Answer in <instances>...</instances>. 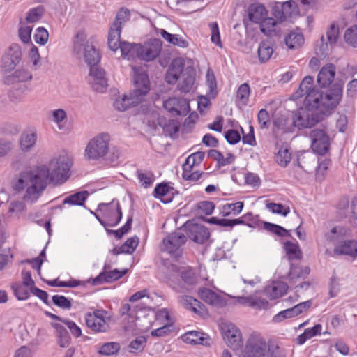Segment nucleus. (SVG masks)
<instances>
[{
  "label": "nucleus",
  "instance_id": "obj_13",
  "mask_svg": "<svg viewBox=\"0 0 357 357\" xmlns=\"http://www.w3.org/2000/svg\"><path fill=\"white\" fill-rule=\"evenodd\" d=\"M223 338L231 349H238L242 346V335L240 330L233 324H223L222 327Z\"/></svg>",
  "mask_w": 357,
  "mask_h": 357
},
{
  "label": "nucleus",
  "instance_id": "obj_47",
  "mask_svg": "<svg viewBox=\"0 0 357 357\" xmlns=\"http://www.w3.org/2000/svg\"><path fill=\"white\" fill-rule=\"evenodd\" d=\"M276 162L282 167H285L288 165L291 160V153L290 152L288 147L286 146H282L275 157Z\"/></svg>",
  "mask_w": 357,
  "mask_h": 357
},
{
  "label": "nucleus",
  "instance_id": "obj_12",
  "mask_svg": "<svg viewBox=\"0 0 357 357\" xmlns=\"http://www.w3.org/2000/svg\"><path fill=\"white\" fill-rule=\"evenodd\" d=\"M311 149L314 153L319 155H324L330 148V138L323 129H313L310 132Z\"/></svg>",
  "mask_w": 357,
  "mask_h": 357
},
{
  "label": "nucleus",
  "instance_id": "obj_24",
  "mask_svg": "<svg viewBox=\"0 0 357 357\" xmlns=\"http://www.w3.org/2000/svg\"><path fill=\"white\" fill-rule=\"evenodd\" d=\"M184 64L180 59H174L165 75V80L169 84L176 83L183 72Z\"/></svg>",
  "mask_w": 357,
  "mask_h": 357
},
{
  "label": "nucleus",
  "instance_id": "obj_14",
  "mask_svg": "<svg viewBox=\"0 0 357 357\" xmlns=\"http://www.w3.org/2000/svg\"><path fill=\"white\" fill-rule=\"evenodd\" d=\"M183 228L186 231L189 238L197 243H204L210 236V233L205 226L190 221L186 222L183 225Z\"/></svg>",
  "mask_w": 357,
  "mask_h": 357
},
{
  "label": "nucleus",
  "instance_id": "obj_64",
  "mask_svg": "<svg viewBox=\"0 0 357 357\" xmlns=\"http://www.w3.org/2000/svg\"><path fill=\"white\" fill-rule=\"evenodd\" d=\"M107 153L105 160L112 165H116L121 155L120 150L116 147H112L109 149Z\"/></svg>",
  "mask_w": 357,
  "mask_h": 357
},
{
  "label": "nucleus",
  "instance_id": "obj_50",
  "mask_svg": "<svg viewBox=\"0 0 357 357\" xmlns=\"http://www.w3.org/2000/svg\"><path fill=\"white\" fill-rule=\"evenodd\" d=\"M264 229L280 237L291 236L289 231L287 230L283 227L276 224L264 222Z\"/></svg>",
  "mask_w": 357,
  "mask_h": 357
},
{
  "label": "nucleus",
  "instance_id": "obj_1",
  "mask_svg": "<svg viewBox=\"0 0 357 357\" xmlns=\"http://www.w3.org/2000/svg\"><path fill=\"white\" fill-rule=\"evenodd\" d=\"M71 160L66 155H59L50 160L48 167L40 165L33 170L20 173L13 183L17 192L25 190L23 199L26 202H36L47 187V179L55 184H62L70 177Z\"/></svg>",
  "mask_w": 357,
  "mask_h": 357
},
{
  "label": "nucleus",
  "instance_id": "obj_19",
  "mask_svg": "<svg viewBox=\"0 0 357 357\" xmlns=\"http://www.w3.org/2000/svg\"><path fill=\"white\" fill-rule=\"evenodd\" d=\"M163 107L173 116L186 115L190 109L189 103L185 99L175 97L165 100Z\"/></svg>",
  "mask_w": 357,
  "mask_h": 357
},
{
  "label": "nucleus",
  "instance_id": "obj_20",
  "mask_svg": "<svg viewBox=\"0 0 357 357\" xmlns=\"http://www.w3.org/2000/svg\"><path fill=\"white\" fill-rule=\"evenodd\" d=\"M127 272V269L119 271L115 268L107 271L105 266L103 270L92 280L93 285H99L105 282L111 283L121 278Z\"/></svg>",
  "mask_w": 357,
  "mask_h": 357
},
{
  "label": "nucleus",
  "instance_id": "obj_30",
  "mask_svg": "<svg viewBox=\"0 0 357 357\" xmlns=\"http://www.w3.org/2000/svg\"><path fill=\"white\" fill-rule=\"evenodd\" d=\"M181 80L178 84V89L182 93H188L192 88L195 82V73L192 69H186L181 75Z\"/></svg>",
  "mask_w": 357,
  "mask_h": 357
},
{
  "label": "nucleus",
  "instance_id": "obj_3",
  "mask_svg": "<svg viewBox=\"0 0 357 357\" xmlns=\"http://www.w3.org/2000/svg\"><path fill=\"white\" fill-rule=\"evenodd\" d=\"M328 100H333V102L329 106H326L328 109L321 112H313V111L307 109H301L295 112L293 123L295 127L298 128H312L317 123L323 121L326 117L328 116L339 105L341 100V89L339 87L331 90L327 94Z\"/></svg>",
  "mask_w": 357,
  "mask_h": 357
},
{
  "label": "nucleus",
  "instance_id": "obj_45",
  "mask_svg": "<svg viewBox=\"0 0 357 357\" xmlns=\"http://www.w3.org/2000/svg\"><path fill=\"white\" fill-rule=\"evenodd\" d=\"M121 349L119 343L116 342H109L103 343L99 346L98 354L102 356H113L116 354Z\"/></svg>",
  "mask_w": 357,
  "mask_h": 357
},
{
  "label": "nucleus",
  "instance_id": "obj_16",
  "mask_svg": "<svg viewBox=\"0 0 357 357\" xmlns=\"http://www.w3.org/2000/svg\"><path fill=\"white\" fill-rule=\"evenodd\" d=\"M88 81L94 91L100 93H103L108 86L105 72L98 66L90 68Z\"/></svg>",
  "mask_w": 357,
  "mask_h": 357
},
{
  "label": "nucleus",
  "instance_id": "obj_52",
  "mask_svg": "<svg viewBox=\"0 0 357 357\" xmlns=\"http://www.w3.org/2000/svg\"><path fill=\"white\" fill-rule=\"evenodd\" d=\"M44 11L45 9L43 6H38L30 9L27 13L26 21L28 23H35L38 22L42 18Z\"/></svg>",
  "mask_w": 357,
  "mask_h": 357
},
{
  "label": "nucleus",
  "instance_id": "obj_21",
  "mask_svg": "<svg viewBox=\"0 0 357 357\" xmlns=\"http://www.w3.org/2000/svg\"><path fill=\"white\" fill-rule=\"evenodd\" d=\"M116 46V49L111 46H109V47L114 52L120 49L122 57L128 60H132L135 58L139 59V44L130 43L125 41L122 42L120 40V38H119Z\"/></svg>",
  "mask_w": 357,
  "mask_h": 357
},
{
  "label": "nucleus",
  "instance_id": "obj_5",
  "mask_svg": "<svg viewBox=\"0 0 357 357\" xmlns=\"http://www.w3.org/2000/svg\"><path fill=\"white\" fill-rule=\"evenodd\" d=\"M110 136L102 132L93 137L85 149V156L89 160H99L106 156L109 150Z\"/></svg>",
  "mask_w": 357,
  "mask_h": 357
},
{
  "label": "nucleus",
  "instance_id": "obj_17",
  "mask_svg": "<svg viewBox=\"0 0 357 357\" xmlns=\"http://www.w3.org/2000/svg\"><path fill=\"white\" fill-rule=\"evenodd\" d=\"M161 50V40L152 39L144 45H139V59L144 61H151L158 57Z\"/></svg>",
  "mask_w": 357,
  "mask_h": 357
},
{
  "label": "nucleus",
  "instance_id": "obj_41",
  "mask_svg": "<svg viewBox=\"0 0 357 357\" xmlns=\"http://www.w3.org/2000/svg\"><path fill=\"white\" fill-rule=\"evenodd\" d=\"M243 206L244 204L242 202L227 203L222 206L220 209V213L224 217L229 215H237L242 211Z\"/></svg>",
  "mask_w": 357,
  "mask_h": 357
},
{
  "label": "nucleus",
  "instance_id": "obj_31",
  "mask_svg": "<svg viewBox=\"0 0 357 357\" xmlns=\"http://www.w3.org/2000/svg\"><path fill=\"white\" fill-rule=\"evenodd\" d=\"M158 124L162 128L165 135L172 138H173L179 130L178 122L173 119L167 120L164 117H160L158 119Z\"/></svg>",
  "mask_w": 357,
  "mask_h": 357
},
{
  "label": "nucleus",
  "instance_id": "obj_9",
  "mask_svg": "<svg viewBox=\"0 0 357 357\" xmlns=\"http://www.w3.org/2000/svg\"><path fill=\"white\" fill-rule=\"evenodd\" d=\"M98 211L102 213L105 218L107 227H115L122 219L123 214L120 204L115 199L107 204H99Z\"/></svg>",
  "mask_w": 357,
  "mask_h": 357
},
{
  "label": "nucleus",
  "instance_id": "obj_26",
  "mask_svg": "<svg viewBox=\"0 0 357 357\" xmlns=\"http://www.w3.org/2000/svg\"><path fill=\"white\" fill-rule=\"evenodd\" d=\"M287 285L282 282H273L264 288V294L271 299L282 297L287 291Z\"/></svg>",
  "mask_w": 357,
  "mask_h": 357
},
{
  "label": "nucleus",
  "instance_id": "obj_37",
  "mask_svg": "<svg viewBox=\"0 0 357 357\" xmlns=\"http://www.w3.org/2000/svg\"><path fill=\"white\" fill-rule=\"evenodd\" d=\"M199 296L205 303L212 305H218L222 303V298L212 290L203 287L199 290Z\"/></svg>",
  "mask_w": 357,
  "mask_h": 357
},
{
  "label": "nucleus",
  "instance_id": "obj_39",
  "mask_svg": "<svg viewBox=\"0 0 357 357\" xmlns=\"http://www.w3.org/2000/svg\"><path fill=\"white\" fill-rule=\"evenodd\" d=\"M10 288L19 301L27 300L30 296L29 287L22 284L20 282H16L11 284Z\"/></svg>",
  "mask_w": 357,
  "mask_h": 357
},
{
  "label": "nucleus",
  "instance_id": "obj_56",
  "mask_svg": "<svg viewBox=\"0 0 357 357\" xmlns=\"http://www.w3.org/2000/svg\"><path fill=\"white\" fill-rule=\"evenodd\" d=\"M266 208L273 213L282 215L284 217H286L290 213L289 207L285 206L280 203H268L266 204Z\"/></svg>",
  "mask_w": 357,
  "mask_h": 357
},
{
  "label": "nucleus",
  "instance_id": "obj_58",
  "mask_svg": "<svg viewBox=\"0 0 357 357\" xmlns=\"http://www.w3.org/2000/svg\"><path fill=\"white\" fill-rule=\"evenodd\" d=\"M146 339L144 336H138L132 340L128 346V351L131 353L142 351L145 346Z\"/></svg>",
  "mask_w": 357,
  "mask_h": 357
},
{
  "label": "nucleus",
  "instance_id": "obj_44",
  "mask_svg": "<svg viewBox=\"0 0 357 357\" xmlns=\"http://www.w3.org/2000/svg\"><path fill=\"white\" fill-rule=\"evenodd\" d=\"M258 57L261 63L267 61L273 53V49L269 41H262L260 43L258 50Z\"/></svg>",
  "mask_w": 357,
  "mask_h": 357
},
{
  "label": "nucleus",
  "instance_id": "obj_25",
  "mask_svg": "<svg viewBox=\"0 0 357 357\" xmlns=\"http://www.w3.org/2000/svg\"><path fill=\"white\" fill-rule=\"evenodd\" d=\"M178 301L184 307L192 310L195 313L202 315L205 312L204 305L190 296H180Z\"/></svg>",
  "mask_w": 357,
  "mask_h": 357
},
{
  "label": "nucleus",
  "instance_id": "obj_46",
  "mask_svg": "<svg viewBox=\"0 0 357 357\" xmlns=\"http://www.w3.org/2000/svg\"><path fill=\"white\" fill-rule=\"evenodd\" d=\"M136 176L141 185L145 188H150L155 181V176L151 171L137 169Z\"/></svg>",
  "mask_w": 357,
  "mask_h": 357
},
{
  "label": "nucleus",
  "instance_id": "obj_51",
  "mask_svg": "<svg viewBox=\"0 0 357 357\" xmlns=\"http://www.w3.org/2000/svg\"><path fill=\"white\" fill-rule=\"evenodd\" d=\"M269 303L268 301L259 296L257 294L250 296L249 307L255 310H261L268 307Z\"/></svg>",
  "mask_w": 357,
  "mask_h": 357
},
{
  "label": "nucleus",
  "instance_id": "obj_22",
  "mask_svg": "<svg viewBox=\"0 0 357 357\" xmlns=\"http://www.w3.org/2000/svg\"><path fill=\"white\" fill-rule=\"evenodd\" d=\"M181 338L184 342L191 344L210 345L211 342L208 335L197 331L186 332Z\"/></svg>",
  "mask_w": 357,
  "mask_h": 357
},
{
  "label": "nucleus",
  "instance_id": "obj_32",
  "mask_svg": "<svg viewBox=\"0 0 357 357\" xmlns=\"http://www.w3.org/2000/svg\"><path fill=\"white\" fill-rule=\"evenodd\" d=\"M32 79L31 73L24 68L16 70L13 74L4 77V83L12 84L15 82H26Z\"/></svg>",
  "mask_w": 357,
  "mask_h": 357
},
{
  "label": "nucleus",
  "instance_id": "obj_6",
  "mask_svg": "<svg viewBox=\"0 0 357 357\" xmlns=\"http://www.w3.org/2000/svg\"><path fill=\"white\" fill-rule=\"evenodd\" d=\"M268 344L259 334H251L241 350L242 357H267Z\"/></svg>",
  "mask_w": 357,
  "mask_h": 357
},
{
  "label": "nucleus",
  "instance_id": "obj_57",
  "mask_svg": "<svg viewBox=\"0 0 357 357\" xmlns=\"http://www.w3.org/2000/svg\"><path fill=\"white\" fill-rule=\"evenodd\" d=\"M250 93V89L249 84L243 83L238 89L236 98L243 105H245L248 102Z\"/></svg>",
  "mask_w": 357,
  "mask_h": 357
},
{
  "label": "nucleus",
  "instance_id": "obj_40",
  "mask_svg": "<svg viewBox=\"0 0 357 357\" xmlns=\"http://www.w3.org/2000/svg\"><path fill=\"white\" fill-rule=\"evenodd\" d=\"M170 190L169 186L165 183L158 184L153 190V196L159 199L164 204H169L172 201V197L167 196Z\"/></svg>",
  "mask_w": 357,
  "mask_h": 357
},
{
  "label": "nucleus",
  "instance_id": "obj_23",
  "mask_svg": "<svg viewBox=\"0 0 357 357\" xmlns=\"http://www.w3.org/2000/svg\"><path fill=\"white\" fill-rule=\"evenodd\" d=\"M336 73V68L332 63L323 66L317 76V82L322 87L329 86L333 81Z\"/></svg>",
  "mask_w": 357,
  "mask_h": 357
},
{
  "label": "nucleus",
  "instance_id": "obj_8",
  "mask_svg": "<svg viewBox=\"0 0 357 357\" xmlns=\"http://www.w3.org/2000/svg\"><path fill=\"white\" fill-rule=\"evenodd\" d=\"M107 314V311L100 309H95L91 312L86 313L85 322L87 328L96 333L108 331L109 317Z\"/></svg>",
  "mask_w": 357,
  "mask_h": 357
},
{
  "label": "nucleus",
  "instance_id": "obj_7",
  "mask_svg": "<svg viewBox=\"0 0 357 357\" xmlns=\"http://www.w3.org/2000/svg\"><path fill=\"white\" fill-rule=\"evenodd\" d=\"M85 37L83 33H78L74 40V52L79 54L84 50V59L90 68L97 66L100 61L99 52L89 43L84 44Z\"/></svg>",
  "mask_w": 357,
  "mask_h": 357
},
{
  "label": "nucleus",
  "instance_id": "obj_43",
  "mask_svg": "<svg viewBox=\"0 0 357 357\" xmlns=\"http://www.w3.org/2000/svg\"><path fill=\"white\" fill-rule=\"evenodd\" d=\"M88 196L89 192L87 191H80L66 197L63 203L64 204L83 206Z\"/></svg>",
  "mask_w": 357,
  "mask_h": 357
},
{
  "label": "nucleus",
  "instance_id": "obj_42",
  "mask_svg": "<svg viewBox=\"0 0 357 357\" xmlns=\"http://www.w3.org/2000/svg\"><path fill=\"white\" fill-rule=\"evenodd\" d=\"M285 43L289 49H295L304 43V37L300 31H291L285 38Z\"/></svg>",
  "mask_w": 357,
  "mask_h": 357
},
{
  "label": "nucleus",
  "instance_id": "obj_60",
  "mask_svg": "<svg viewBox=\"0 0 357 357\" xmlns=\"http://www.w3.org/2000/svg\"><path fill=\"white\" fill-rule=\"evenodd\" d=\"M53 303L63 310H70L72 307L71 300L62 295H54L52 296Z\"/></svg>",
  "mask_w": 357,
  "mask_h": 357
},
{
  "label": "nucleus",
  "instance_id": "obj_10",
  "mask_svg": "<svg viewBox=\"0 0 357 357\" xmlns=\"http://www.w3.org/2000/svg\"><path fill=\"white\" fill-rule=\"evenodd\" d=\"M130 16V11L127 8H121L118 11L109 31L108 46L116 48V43L121 37L122 26L129 20Z\"/></svg>",
  "mask_w": 357,
  "mask_h": 357
},
{
  "label": "nucleus",
  "instance_id": "obj_2",
  "mask_svg": "<svg viewBox=\"0 0 357 357\" xmlns=\"http://www.w3.org/2000/svg\"><path fill=\"white\" fill-rule=\"evenodd\" d=\"M339 87L341 89V98L342 97L343 85L342 84L335 83L332 87L328 89L323 97V93L314 86V79L311 76L304 77L300 84L298 89L295 91L292 97L294 99H298L305 96L303 106L305 109L313 112H321L328 109L326 106H329L333 102V100L327 98V94L331 90Z\"/></svg>",
  "mask_w": 357,
  "mask_h": 357
},
{
  "label": "nucleus",
  "instance_id": "obj_36",
  "mask_svg": "<svg viewBox=\"0 0 357 357\" xmlns=\"http://www.w3.org/2000/svg\"><path fill=\"white\" fill-rule=\"evenodd\" d=\"M171 269L174 272H176V273L179 272V274H180V276H181L182 280L185 284L192 285L197 282V277L195 271L193 268L187 267V268H184L183 269L179 271L178 268L176 266L172 265L171 266Z\"/></svg>",
  "mask_w": 357,
  "mask_h": 357
},
{
  "label": "nucleus",
  "instance_id": "obj_49",
  "mask_svg": "<svg viewBox=\"0 0 357 357\" xmlns=\"http://www.w3.org/2000/svg\"><path fill=\"white\" fill-rule=\"evenodd\" d=\"M191 169L186 165H183L182 176L185 181L196 182L202 178L205 179L208 176V173L199 171L191 172Z\"/></svg>",
  "mask_w": 357,
  "mask_h": 357
},
{
  "label": "nucleus",
  "instance_id": "obj_11",
  "mask_svg": "<svg viewBox=\"0 0 357 357\" xmlns=\"http://www.w3.org/2000/svg\"><path fill=\"white\" fill-rule=\"evenodd\" d=\"M187 241V236L181 231H175L163 239L164 250L172 257L178 258L183 253V245Z\"/></svg>",
  "mask_w": 357,
  "mask_h": 357
},
{
  "label": "nucleus",
  "instance_id": "obj_27",
  "mask_svg": "<svg viewBox=\"0 0 357 357\" xmlns=\"http://www.w3.org/2000/svg\"><path fill=\"white\" fill-rule=\"evenodd\" d=\"M37 141V133L35 129L24 130L20 137V148L23 151H28L34 146Z\"/></svg>",
  "mask_w": 357,
  "mask_h": 357
},
{
  "label": "nucleus",
  "instance_id": "obj_34",
  "mask_svg": "<svg viewBox=\"0 0 357 357\" xmlns=\"http://www.w3.org/2000/svg\"><path fill=\"white\" fill-rule=\"evenodd\" d=\"M266 14L265 6L261 3L251 4L248 8V17L252 22L259 23Z\"/></svg>",
  "mask_w": 357,
  "mask_h": 357
},
{
  "label": "nucleus",
  "instance_id": "obj_63",
  "mask_svg": "<svg viewBox=\"0 0 357 357\" xmlns=\"http://www.w3.org/2000/svg\"><path fill=\"white\" fill-rule=\"evenodd\" d=\"M33 38L38 44L45 45L48 40V31L44 27H38L36 30Z\"/></svg>",
  "mask_w": 357,
  "mask_h": 357
},
{
  "label": "nucleus",
  "instance_id": "obj_38",
  "mask_svg": "<svg viewBox=\"0 0 357 357\" xmlns=\"http://www.w3.org/2000/svg\"><path fill=\"white\" fill-rule=\"evenodd\" d=\"M52 326L56 331L58 343L61 347H68L70 343V336L66 328L60 324H52Z\"/></svg>",
  "mask_w": 357,
  "mask_h": 357
},
{
  "label": "nucleus",
  "instance_id": "obj_28",
  "mask_svg": "<svg viewBox=\"0 0 357 357\" xmlns=\"http://www.w3.org/2000/svg\"><path fill=\"white\" fill-rule=\"evenodd\" d=\"M334 253L335 255L357 256V241L343 239L339 245L335 246Z\"/></svg>",
  "mask_w": 357,
  "mask_h": 357
},
{
  "label": "nucleus",
  "instance_id": "obj_33",
  "mask_svg": "<svg viewBox=\"0 0 357 357\" xmlns=\"http://www.w3.org/2000/svg\"><path fill=\"white\" fill-rule=\"evenodd\" d=\"M139 244V238L137 236L128 238L120 247L113 248L112 252L114 255L120 254H132Z\"/></svg>",
  "mask_w": 357,
  "mask_h": 357
},
{
  "label": "nucleus",
  "instance_id": "obj_48",
  "mask_svg": "<svg viewBox=\"0 0 357 357\" xmlns=\"http://www.w3.org/2000/svg\"><path fill=\"white\" fill-rule=\"evenodd\" d=\"M160 35L165 40L174 45L181 47H186L188 45V43L179 35L169 33L164 29L161 30Z\"/></svg>",
  "mask_w": 357,
  "mask_h": 357
},
{
  "label": "nucleus",
  "instance_id": "obj_29",
  "mask_svg": "<svg viewBox=\"0 0 357 357\" xmlns=\"http://www.w3.org/2000/svg\"><path fill=\"white\" fill-rule=\"evenodd\" d=\"M347 230L342 227H333L329 231L324 234L325 239L332 243L335 246L339 245L344 238Z\"/></svg>",
  "mask_w": 357,
  "mask_h": 357
},
{
  "label": "nucleus",
  "instance_id": "obj_53",
  "mask_svg": "<svg viewBox=\"0 0 357 357\" xmlns=\"http://www.w3.org/2000/svg\"><path fill=\"white\" fill-rule=\"evenodd\" d=\"M138 312V306L131 305L129 303H123L119 308V314L121 317L127 316L132 321H134Z\"/></svg>",
  "mask_w": 357,
  "mask_h": 357
},
{
  "label": "nucleus",
  "instance_id": "obj_61",
  "mask_svg": "<svg viewBox=\"0 0 357 357\" xmlns=\"http://www.w3.org/2000/svg\"><path fill=\"white\" fill-rule=\"evenodd\" d=\"M284 248L289 258L298 259L300 257V250L297 243L286 241L284 244Z\"/></svg>",
  "mask_w": 357,
  "mask_h": 357
},
{
  "label": "nucleus",
  "instance_id": "obj_35",
  "mask_svg": "<svg viewBox=\"0 0 357 357\" xmlns=\"http://www.w3.org/2000/svg\"><path fill=\"white\" fill-rule=\"evenodd\" d=\"M260 24L261 31L268 36H274L278 35L277 26L279 24L275 18L264 17L259 23Z\"/></svg>",
  "mask_w": 357,
  "mask_h": 357
},
{
  "label": "nucleus",
  "instance_id": "obj_59",
  "mask_svg": "<svg viewBox=\"0 0 357 357\" xmlns=\"http://www.w3.org/2000/svg\"><path fill=\"white\" fill-rule=\"evenodd\" d=\"M346 42L351 46L357 47V25H354L347 29L344 33Z\"/></svg>",
  "mask_w": 357,
  "mask_h": 357
},
{
  "label": "nucleus",
  "instance_id": "obj_54",
  "mask_svg": "<svg viewBox=\"0 0 357 357\" xmlns=\"http://www.w3.org/2000/svg\"><path fill=\"white\" fill-rule=\"evenodd\" d=\"M204 156L205 153L203 151L195 152L186 158L185 162L183 165H186L189 169H192L194 166L199 165L203 161Z\"/></svg>",
  "mask_w": 357,
  "mask_h": 357
},
{
  "label": "nucleus",
  "instance_id": "obj_62",
  "mask_svg": "<svg viewBox=\"0 0 357 357\" xmlns=\"http://www.w3.org/2000/svg\"><path fill=\"white\" fill-rule=\"evenodd\" d=\"M209 27L211 29V42L215 44L217 46L221 47L222 43L220 40V35L219 31V26L216 22H211L209 24Z\"/></svg>",
  "mask_w": 357,
  "mask_h": 357
},
{
  "label": "nucleus",
  "instance_id": "obj_55",
  "mask_svg": "<svg viewBox=\"0 0 357 357\" xmlns=\"http://www.w3.org/2000/svg\"><path fill=\"white\" fill-rule=\"evenodd\" d=\"M67 114L63 109H54L52 112V121L57 125L59 130L64 128L63 122L66 120Z\"/></svg>",
  "mask_w": 357,
  "mask_h": 357
},
{
  "label": "nucleus",
  "instance_id": "obj_18",
  "mask_svg": "<svg viewBox=\"0 0 357 357\" xmlns=\"http://www.w3.org/2000/svg\"><path fill=\"white\" fill-rule=\"evenodd\" d=\"M312 304V303L310 300L301 302L292 307L280 311L273 317V321L278 323L283 321L286 319L296 317L305 312L311 307Z\"/></svg>",
  "mask_w": 357,
  "mask_h": 357
},
{
  "label": "nucleus",
  "instance_id": "obj_4",
  "mask_svg": "<svg viewBox=\"0 0 357 357\" xmlns=\"http://www.w3.org/2000/svg\"><path fill=\"white\" fill-rule=\"evenodd\" d=\"M135 89L130 96L123 95L116 98L114 107L116 110L123 112L131 106L140 103L150 90L149 80L145 73L135 74L134 77Z\"/></svg>",
  "mask_w": 357,
  "mask_h": 357
},
{
  "label": "nucleus",
  "instance_id": "obj_15",
  "mask_svg": "<svg viewBox=\"0 0 357 357\" xmlns=\"http://www.w3.org/2000/svg\"><path fill=\"white\" fill-rule=\"evenodd\" d=\"M22 52L20 47L17 44L10 45L8 51L2 57L1 68L6 73L14 70L21 61Z\"/></svg>",
  "mask_w": 357,
  "mask_h": 357
}]
</instances>
